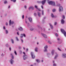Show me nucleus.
<instances>
[{"instance_id": "nucleus-5", "label": "nucleus", "mask_w": 66, "mask_h": 66, "mask_svg": "<svg viewBox=\"0 0 66 66\" xmlns=\"http://www.w3.org/2000/svg\"><path fill=\"white\" fill-rule=\"evenodd\" d=\"M48 48V47L47 46H46L45 47V50H44V52H46L47 51V50L46 49H47Z\"/></svg>"}, {"instance_id": "nucleus-8", "label": "nucleus", "mask_w": 66, "mask_h": 66, "mask_svg": "<svg viewBox=\"0 0 66 66\" xmlns=\"http://www.w3.org/2000/svg\"><path fill=\"white\" fill-rule=\"evenodd\" d=\"M63 57H66V54L65 53L63 54L62 55Z\"/></svg>"}, {"instance_id": "nucleus-37", "label": "nucleus", "mask_w": 66, "mask_h": 66, "mask_svg": "<svg viewBox=\"0 0 66 66\" xmlns=\"http://www.w3.org/2000/svg\"><path fill=\"white\" fill-rule=\"evenodd\" d=\"M42 15H44V11H42Z\"/></svg>"}, {"instance_id": "nucleus-17", "label": "nucleus", "mask_w": 66, "mask_h": 66, "mask_svg": "<svg viewBox=\"0 0 66 66\" xmlns=\"http://www.w3.org/2000/svg\"><path fill=\"white\" fill-rule=\"evenodd\" d=\"M40 12H38V15L39 16H40Z\"/></svg>"}, {"instance_id": "nucleus-40", "label": "nucleus", "mask_w": 66, "mask_h": 66, "mask_svg": "<svg viewBox=\"0 0 66 66\" xmlns=\"http://www.w3.org/2000/svg\"><path fill=\"white\" fill-rule=\"evenodd\" d=\"M37 10H38V11H39L40 12V9H38H38H37Z\"/></svg>"}, {"instance_id": "nucleus-62", "label": "nucleus", "mask_w": 66, "mask_h": 66, "mask_svg": "<svg viewBox=\"0 0 66 66\" xmlns=\"http://www.w3.org/2000/svg\"><path fill=\"white\" fill-rule=\"evenodd\" d=\"M53 62L54 63V61H53Z\"/></svg>"}, {"instance_id": "nucleus-2", "label": "nucleus", "mask_w": 66, "mask_h": 66, "mask_svg": "<svg viewBox=\"0 0 66 66\" xmlns=\"http://www.w3.org/2000/svg\"><path fill=\"white\" fill-rule=\"evenodd\" d=\"M61 31L62 32V33H63L65 36L66 37V32H65V31L63 29H61Z\"/></svg>"}, {"instance_id": "nucleus-20", "label": "nucleus", "mask_w": 66, "mask_h": 66, "mask_svg": "<svg viewBox=\"0 0 66 66\" xmlns=\"http://www.w3.org/2000/svg\"><path fill=\"white\" fill-rule=\"evenodd\" d=\"M50 25L51 26V29H53V26H52L50 24Z\"/></svg>"}, {"instance_id": "nucleus-39", "label": "nucleus", "mask_w": 66, "mask_h": 66, "mask_svg": "<svg viewBox=\"0 0 66 66\" xmlns=\"http://www.w3.org/2000/svg\"><path fill=\"white\" fill-rule=\"evenodd\" d=\"M58 49L59 51H61V50L59 48H58Z\"/></svg>"}, {"instance_id": "nucleus-10", "label": "nucleus", "mask_w": 66, "mask_h": 66, "mask_svg": "<svg viewBox=\"0 0 66 66\" xmlns=\"http://www.w3.org/2000/svg\"><path fill=\"white\" fill-rule=\"evenodd\" d=\"M42 35H43V36H44V37H45V38H47V36H46V35L44 34H42Z\"/></svg>"}, {"instance_id": "nucleus-19", "label": "nucleus", "mask_w": 66, "mask_h": 66, "mask_svg": "<svg viewBox=\"0 0 66 66\" xmlns=\"http://www.w3.org/2000/svg\"><path fill=\"white\" fill-rule=\"evenodd\" d=\"M38 48L37 47H36L35 49V51H36V52H37V49Z\"/></svg>"}, {"instance_id": "nucleus-45", "label": "nucleus", "mask_w": 66, "mask_h": 66, "mask_svg": "<svg viewBox=\"0 0 66 66\" xmlns=\"http://www.w3.org/2000/svg\"><path fill=\"white\" fill-rule=\"evenodd\" d=\"M41 7H42V9H44V7H43V6H42Z\"/></svg>"}, {"instance_id": "nucleus-55", "label": "nucleus", "mask_w": 66, "mask_h": 66, "mask_svg": "<svg viewBox=\"0 0 66 66\" xmlns=\"http://www.w3.org/2000/svg\"><path fill=\"white\" fill-rule=\"evenodd\" d=\"M23 49H24V50H25V48H24V47H23Z\"/></svg>"}, {"instance_id": "nucleus-61", "label": "nucleus", "mask_w": 66, "mask_h": 66, "mask_svg": "<svg viewBox=\"0 0 66 66\" xmlns=\"http://www.w3.org/2000/svg\"><path fill=\"white\" fill-rule=\"evenodd\" d=\"M2 56H3V55H2Z\"/></svg>"}, {"instance_id": "nucleus-38", "label": "nucleus", "mask_w": 66, "mask_h": 66, "mask_svg": "<svg viewBox=\"0 0 66 66\" xmlns=\"http://www.w3.org/2000/svg\"><path fill=\"white\" fill-rule=\"evenodd\" d=\"M30 31H33V29L31 28L30 29Z\"/></svg>"}, {"instance_id": "nucleus-36", "label": "nucleus", "mask_w": 66, "mask_h": 66, "mask_svg": "<svg viewBox=\"0 0 66 66\" xmlns=\"http://www.w3.org/2000/svg\"><path fill=\"white\" fill-rule=\"evenodd\" d=\"M23 36H24V37H26V35L25 34H23Z\"/></svg>"}, {"instance_id": "nucleus-29", "label": "nucleus", "mask_w": 66, "mask_h": 66, "mask_svg": "<svg viewBox=\"0 0 66 66\" xmlns=\"http://www.w3.org/2000/svg\"><path fill=\"white\" fill-rule=\"evenodd\" d=\"M14 53L15 54V55H17V53H16V51L14 52Z\"/></svg>"}, {"instance_id": "nucleus-59", "label": "nucleus", "mask_w": 66, "mask_h": 66, "mask_svg": "<svg viewBox=\"0 0 66 66\" xmlns=\"http://www.w3.org/2000/svg\"><path fill=\"white\" fill-rule=\"evenodd\" d=\"M58 6H60V5H58Z\"/></svg>"}, {"instance_id": "nucleus-6", "label": "nucleus", "mask_w": 66, "mask_h": 66, "mask_svg": "<svg viewBox=\"0 0 66 66\" xmlns=\"http://www.w3.org/2000/svg\"><path fill=\"white\" fill-rule=\"evenodd\" d=\"M31 56L33 59H34L35 58V56L33 55V53H31Z\"/></svg>"}, {"instance_id": "nucleus-41", "label": "nucleus", "mask_w": 66, "mask_h": 66, "mask_svg": "<svg viewBox=\"0 0 66 66\" xmlns=\"http://www.w3.org/2000/svg\"><path fill=\"white\" fill-rule=\"evenodd\" d=\"M34 15L35 16H36V13H35Z\"/></svg>"}, {"instance_id": "nucleus-18", "label": "nucleus", "mask_w": 66, "mask_h": 66, "mask_svg": "<svg viewBox=\"0 0 66 66\" xmlns=\"http://www.w3.org/2000/svg\"><path fill=\"white\" fill-rule=\"evenodd\" d=\"M54 50H53L52 51V55H53L54 54Z\"/></svg>"}, {"instance_id": "nucleus-48", "label": "nucleus", "mask_w": 66, "mask_h": 66, "mask_svg": "<svg viewBox=\"0 0 66 66\" xmlns=\"http://www.w3.org/2000/svg\"><path fill=\"white\" fill-rule=\"evenodd\" d=\"M24 7H25V8L26 9L27 8V6H24Z\"/></svg>"}, {"instance_id": "nucleus-49", "label": "nucleus", "mask_w": 66, "mask_h": 66, "mask_svg": "<svg viewBox=\"0 0 66 66\" xmlns=\"http://www.w3.org/2000/svg\"><path fill=\"white\" fill-rule=\"evenodd\" d=\"M21 41H22V43H23V40H22V39H21Z\"/></svg>"}, {"instance_id": "nucleus-9", "label": "nucleus", "mask_w": 66, "mask_h": 66, "mask_svg": "<svg viewBox=\"0 0 66 66\" xmlns=\"http://www.w3.org/2000/svg\"><path fill=\"white\" fill-rule=\"evenodd\" d=\"M45 2H46V0H44L42 1V4L43 5L45 3Z\"/></svg>"}, {"instance_id": "nucleus-46", "label": "nucleus", "mask_w": 66, "mask_h": 66, "mask_svg": "<svg viewBox=\"0 0 66 66\" xmlns=\"http://www.w3.org/2000/svg\"><path fill=\"white\" fill-rule=\"evenodd\" d=\"M53 66H56V64H53Z\"/></svg>"}, {"instance_id": "nucleus-27", "label": "nucleus", "mask_w": 66, "mask_h": 66, "mask_svg": "<svg viewBox=\"0 0 66 66\" xmlns=\"http://www.w3.org/2000/svg\"><path fill=\"white\" fill-rule=\"evenodd\" d=\"M51 16L52 17H54V15H53V14H51Z\"/></svg>"}, {"instance_id": "nucleus-14", "label": "nucleus", "mask_w": 66, "mask_h": 66, "mask_svg": "<svg viewBox=\"0 0 66 66\" xmlns=\"http://www.w3.org/2000/svg\"><path fill=\"white\" fill-rule=\"evenodd\" d=\"M28 19H29V21H30V22H32V18H28Z\"/></svg>"}, {"instance_id": "nucleus-33", "label": "nucleus", "mask_w": 66, "mask_h": 66, "mask_svg": "<svg viewBox=\"0 0 66 66\" xmlns=\"http://www.w3.org/2000/svg\"><path fill=\"white\" fill-rule=\"evenodd\" d=\"M57 55H56L55 56V57H54V59H55L56 58V57H57Z\"/></svg>"}, {"instance_id": "nucleus-26", "label": "nucleus", "mask_w": 66, "mask_h": 66, "mask_svg": "<svg viewBox=\"0 0 66 66\" xmlns=\"http://www.w3.org/2000/svg\"><path fill=\"white\" fill-rule=\"evenodd\" d=\"M53 12H54L55 11V9H53Z\"/></svg>"}, {"instance_id": "nucleus-43", "label": "nucleus", "mask_w": 66, "mask_h": 66, "mask_svg": "<svg viewBox=\"0 0 66 66\" xmlns=\"http://www.w3.org/2000/svg\"><path fill=\"white\" fill-rule=\"evenodd\" d=\"M56 23H56V22H55L54 23L55 25H56Z\"/></svg>"}, {"instance_id": "nucleus-63", "label": "nucleus", "mask_w": 66, "mask_h": 66, "mask_svg": "<svg viewBox=\"0 0 66 66\" xmlns=\"http://www.w3.org/2000/svg\"><path fill=\"white\" fill-rule=\"evenodd\" d=\"M22 0V1H24V0Z\"/></svg>"}, {"instance_id": "nucleus-47", "label": "nucleus", "mask_w": 66, "mask_h": 66, "mask_svg": "<svg viewBox=\"0 0 66 66\" xmlns=\"http://www.w3.org/2000/svg\"><path fill=\"white\" fill-rule=\"evenodd\" d=\"M9 49H10V51H11V47H9Z\"/></svg>"}, {"instance_id": "nucleus-42", "label": "nucleus", "mask_w": 66, "mask_h": 66, "mask_svg": "<svg viewBox=\"0 0 66 66\" xmlns=\"http://www.w3.org/2000/svg\"><path fill=\"white\" fill-rule=\"evenodd\" d=\"M6 26H7V25H8V24H7V23H6Z\"/></svg>"}, {"instance_id": "nucleus-13", "label": "nucleus", "mask_w": 66, "mask_h": 66, "mask_svg": "<svg viewBox=\"0 0 66 66\" xmlns=\"http://www.w3.org/2000/svg\"><path fill=\"white\" fill-rule=\"evenodd\" d=\"M13 62H14V61L13 60V59H11V60L10 61V63L11 64H13Z\"/></svg>"}, {"instance_id": "nucleus-3", "label": "nucleus", "mask_w": 66, "mask_h": 66, "mask_svg": "<svg viewBox=\"0 0 66 66\" xmlns=\"http://www.w3.org/2000/svg\"><path fill=\"white\" fill-rule=\"evenodd\" d=\"M23 54H24V55L23 56V57L24 58V60H25L26 59H27V56L26 55V54H25V53L24 52H23Z\"/></svg>"}, {"instance_id": "nucleus-30", "label": "nucleus", "mask_w": 66, "mask_h": 66, "mask_svg": "<svg viewBox=\"0 0 66 66\" xmlns=\"http://www.w3.org/2000/svg\"><path fill=\"white\" fill-rule=\"evenodd\" d=\"M6 3H7V1H6L4 2V3H5V4Z\"/></svg>"}, {"instance_id": "nucleus-53", "label": "nucleus", "mask_w": 66, "mask_h": 66, "mask_svg": "<svg viewBox=\"0 0 66 66\" xmlns=\"http://www.w3.org/2000/svg\"><path fill=\"white\" fill-rule=\"evenodd\" d=\"M17 34L18 35H19V33H18V32H17Z\"/></svg>"}, {"instance_id": "nucleus-24", "label": "nucleus", "mask_w": 66, "mask_h": 66, "mask_svg": "<svg viewBox=\"0 0 66 66\" xmlns=\"http://www.w3.org/2000/svg\"><path fill=\"white\" fill-rule=\"evenodd\" d=\"M23 36V34H22L21 36V38H22V37Z\"/></svg>"}, {"instance_id": "nucleus-23", "label": "nucleus", "mask_w": 66, "mask_h": 66, "mask_svg": "<svg viewBox=\"0 0 66 66\" xmlns=\"http://www.w3.org/2000/svg\"><path fill=\"white\" fill-rule=\"evenodd\" d=\"M35 7L36 9H38V8H37V6H35Z\"/></svg>"}, {"instance_id": "nucleus-56", "label": "nucleus", "mask_w": 66, "mask_h": 66, "mask_svg": "<svg viewBox=\"0 0 66 66\" xmlns=\"http://www.w3.org/2000/svg\"><path fill=\"white\" fill-rule=\"evenodd\" d=\"M25 22L26 23H27V21H25Z\"/></svg>"}, {"instance_id": "nucleus-22", "label": "nucleus", "mask_w": 66, "mask_h": 66, "mask_svg": "<svg viewBox=\"0 0 66 66\" xmlns=\"http://www.w3.org/2000/svg\"><path fill=\"white\" fill-rule=\"evenodd\" d=\"M11 1H13L14 2H16V0H11Z\"/></svg>"}, {"instance_id": "nucleus-60", "label": "nucleus", "mask_w": 66, "mask_h": 66, "mask_svg": "<svg viewBox=\"0 0 66 66\" xmlns=\"http://www.w3.org/2000/svg\"><path fill=\"white\" fill-rule=\"evenodd\" d=\"M37 45H38V43H37Z\"/></svg>"}, {"instance_id": "nucleus-21", "label": "nucleus", "mask_w": 66, "mask_h": 66, "mask_svg": "<svg viewBox=\"0 0 66 66\" xmlns=\"http://www.w3.org/2000/svg\"><path fill=\"white\" fill-rule=\"evenodd\" d=\"M11 40L12 43H13V44H14V41H13V39H11Z\"/></svg>"}, {"instance_id": "nucleus-1", "label": "nucleus", "mask_w": 66, "mask_h": 66, "mask_svg": "<svg viewBox=\"0 0 66 66\" xmlns=\"http://www.w3.org/2000/svg\"><path fill=\"white\" fill-rule=\"evenodd\" d=\"M48 4H52L54 6V5H55V3L52 1L49 2H48Z\"/></svg>"}, {"instance_id": "nucleus-50", "label": "nucleus", "mask_w": 66, "mask_h": 66, "mask_svg": "<svg viewBox=\"0 0 66 66\" xmlns=\"http://www.w3.org/2000/svg\"><path fill=\"white\" fill-rule=\"evenodd\" d=\"M60 40V39L59 38H58L57 40Z\"/></svg>"}, {"instance_id": "nucleus-64", "label": "nucleus", "mask_w": 66, "mask_h": 66, "mask_svg": "<svg viewBox=\"0 0 66 66\" xmlns=\"http://www.w3.org/2000/svg\"><path fill=\"white\" fill-rule=\"evenodd\" d=\"M31 66H33V65H31Z\"/></svg>"}, {"instance_id": "nucleus-31", "label": "nucleus", "mask_w": 66, "mask_h": 66, "mask_svg": "<svg viewBox=\"0 0 66 66\" xmlns=\"http://www.w3.org/2000/svg\"><path fill=\"white\" fill-rule=\"evenodd\" d=\"M55 36H58V34H55Z\"/></svg>"}, {"instance_id": "nucleus-25", "label": "nucleus", "mask_w": 66, "mask_h": 66, "mask_svg": "<svg viewBox=\"0 0 66 66\" xmlns=\"http://www.w3.org/2000/svg\"><path fill=\"white\" fill-rule=\"evenodd\" d=\"M36 61L37 62H40V61L39 60H38V59H36Z\"/></svg>"}, {"instance_id": "nucleus-52", "label": "nucleus", "mask_w": 66, "mask_h": 66, "mask_svg": "<svg viewBox=\"0 0 66 66\" xmlns=\"http://www.w3.org/2000/svg\"><path fill=\"white\" fill-rule=\"evenodd\" d=\"M26 50L27 51H28V49H27Z\"/></svg>"}, {"instance_id": "nucleus-57", "label": "nucleus", "mask_w": 66, "mask_h": 66, "mask_svg": "<svg viewBox=\"0 0 66 66\" xmlns=\"http://www.w3.org/2000/svg\"><path fill=\"white\" fill-rule=\"evenodd\" d=\"M8 7L9 8H10V6H9Z\"/></svg>"}, {"instance_id": "nucleus-16", "label": "nucleus", "mask_w": 66, "mask_h": 66, "mask_svg": "<svg viewBox=\"0 0 66 66\" xmlns=\"http://www.w3.org/2000/svg\"><path fill=\"white\" fill-rule=\"evenodd\" d=\"M32 9V10H33V9H34V8H33V7H29V9L30 10V9Z\"/></svg>"}, {"instance_id": "nucleus-11", "label": "nucleus", "mask_w": 66, "mask_h": 66, "mask_svg": "<svg viewBox=\"0 0 66 66\" xmlns=\"http://www.w3.org/2000/svg\"><path fill=\"white\" fill-rule=\"evenodd\" d=\"M61 22L62 23V24H63V23H64L65 22V21H64V20H63V19H62L61 20Z\"/></svg>"}, {"instance_id": "nucleus-58", "label": "nucleus", "mask_w": 66, "mask_h": 66, "mask_svg": "<svg viewBox=\"0 0 66 66\" xmlns=\"http://www.w3.org/2000/svg\"><path fill=\"white\" fill-rule=\"evenodd\" d=\"M42 62H43V60H42Z\"/></svg>"}, {"instance_id": "nucleus-28", "label": "nucleus", "mask_w": 66, "mask_h": 66, "mask_svg": "<svg viewBox=\"0 0 66 66\" xmlns=\"http://www.w3.org/2000/svg\"><path fill=\"white\" fill-rule=\"evenodd\" d=\"M62 18L63 19H64L65 18V16H64V15H63Z\"/></svg>"}, {"instance_id": "nucleus-32", "label": "nucleus", "mask_w": 66, "mask_h": 66, "mask_svg": "<svg viewBox=\"0 0 66 66\" xmlns=\"http://www.w3.org/2000/svg\"><path fill=\"white\" fill-rule=\"evenodd\" d=\"M6 34H7V33H8V31H7V30H6Z\"/></svg>"}, {"instance_id": "nucleus-35", "label": "nucleus", "mask_w": 66, "mask_h": 66, "mask_svg": "<svg viewBox=\"0 0 66 66\" xmlns=\"http://www.w3.org/2000/svg\"><path fill=\"white\" fill-rule=\"evenodd\" d=\"M24 15H23V16H22V18L23 19H24Z\"/></svg>"}, {"instance_id": "nucleus-15", "label": "nucleus", "mask_w": 66, "mask_h": 66, "mask_svg": "<svg viewBox=\"0 0 66 66\" xmlns=\"http://www.w3.org/2000/svg\"><path fill=\"white\" fill-rule=\"evenodd\" d=\"M11 55L12 56V58L13 59L14 58V56L13 55V54H11Z\"/></svg>"}, {"instance_id": "nucleus-12", "label": "nucleus", "mask_w": 66, "mask_h": 66, "mask_svg": "<svg viewBox=\"0 0 66 66\" xmlns=\"http://www.w3.org/2000/svg\"><path fill=\"white\" fill-rule=\"evenodd\" d=\"M18 29L20 31H22V27H20Z\"/></svg>"}, {"instance_id": "nucleus-51", "label": "nucleus", "mask_w": 66, "mask_h": 66, "mask_svg": "<svg viewBox=\"0 0 66 66\" xmlns=\"http://www.w3.org/2000/svg\"><path fill=\"white\" fill-rule=\"evenodd\" d=\"M4 29H5V26L4 27Z\"/></svg>"}, {"instance_id": "nucleus-7", "label": "nucleus", "mask_w": 66, "mask_h": 66, "mask_svg": "<svg viewBox=\"0 0 66 66\" xmlns=\"http://www.w3.org/2000/svg\"><path fill=\"white\" fill-rule=\"evenodd\" d=\"M14 23V22L12 21H11V20H10V21H9V25L10 26L11 24H13Z\"/></svg>"}, {"instance_id": "nucleus-4", "label": "nucleus", "mask_w": 66, "mask_h": 66, "mask_svg": "<svg viewBox=\"0 0 66 66\" xmlns=\"http://www.w3.org/2000/svg\"><path fill=\"white\" fill-rule=\"evenodd\" d=\"M62 11H63V7L62 6H60L59 11V12H61Z\"/></svg>"}, {"instance_id": "nucleus-34", "label": "nucleus", "mask_w": 66, "mask_h": 66, "mask_svg": "<svg viewBox=\"0 0 66 66\" xmlns=\"http://www.w3.org/2000/svg\"><path fill=\"white\" fill-rule=\"evenodd\" d=\"M16 38L17 40L18 41V38H17V37H16Z\"/></svg>"}, {"instance_id": "nucleus-44", "label": "nucleus", "mask_w": 66, "mask_h": 66, "mask_svg": "<svg viewBox=\"0 0 66 66\" xmlns=\"http://www.w3.org/2000/svg\"><path fill=\"white\" fill-rule=\"evenodd\" d=\"M48 43L50 44H51V43H50V41H48Z\"/></svg>"}, {"instance_id": "nucleus-54", "label": "nucleus", "mask_w": 66, "mask_h": 66, "mask_svg": "<svg viewBox=\"0 0 66 66\" xmlns=\"http://www.w3.org/2000/svg\"><path fill=\"white\" fill-rule=\"evenodd\" d=\"M37 2L38 3H40V2Z\"/></svg>"}]
</instances>
